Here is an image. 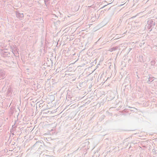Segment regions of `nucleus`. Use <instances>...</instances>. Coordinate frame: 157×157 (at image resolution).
Instances as JSON below:
<instances>
[{
    "instance_id": "17",
    "label": "nucleus",
    "mask_w": 157,
    "mask_h": 157,
    "mask_svg": "<svg viewBox=\"0 0 157 157\" xmlns=\"http://www.w3.org/2000/svg\"><path fill=\"white\" fill-rule=\"evenodd\" d=\"M89 88L90 89V88H91V87H89Z\"/></svg>"
},
{
    "instance_id": "12",
    "label": "nucleus",
    "mask_w": 157,
    "mask_h": 157,
    "mask_svg": "<svg viewBox=\"0 0 157 157\" xmlns=\"http://www.w3.org/2000/svg\"><path fill=\"white\" fill-rule=\"evenodd\" d=\"M11 49L12 50V52L14 54V53L13 52V47H11ZM17 50V49L16 48H15V50H14V52L15 51H16Z\"/></svg>"
},
{
    "instance_id": "7",
    "label": "nucleus",
    "mask_w": 157,
    "mask_h": 157,
    "mask_svg": "<svg viewBox=\"0 0 157 157\" xmlns=\"http://www.w3.org/2000/svg\"><path fill=\"white\" fill-rule=\"evenodd\" d=\"M118 48L116 46L115 47H113V48H110L109 50L110 52H112L113 51L116 50Z\"/></svg>"
},
{
    "instance_id": "4",
    "label": "nucleus",
    "mask_w": 157,
    "mask_h": 157,
    "mask_svg": "<svg viewBox=\"0 0 157 157\" xmlns=\"http://www.w3.org/2000/svg\"><path fill=\"white\" fill-rule=\"evenodd\" d=\"M12 92V88L11 86H9L7 90V95L10 96L11 95Z\"/></svg>"
},
{
    "instance_id": "8",
    "label": "nucleus",
    "mask_w": 157,
    "mask_h": 157,
    "mask_svg": "<svg viewBox=\"0 0 157 157\" xmlns=\"http://www.w3.org/2000/svg\"><path fill=\"white\" fill-rule=\"evenodd\" d=\"M130 108V107H129ZM132 109H129V110L130 111H133L134 112H135V110H137L136 108H135V107H130Z\"/></svg>"
},
{
    "instance_id": "11",
    "label": "nucleus",
    "mask_w": 157,
    "mask_h": 157,
    "mask_svg": "<svg viewBox=\"0 0 157 157\" xmlns=\"http://www.w3.org/2000/svg\"><path fill=\"white\" fill-rule=\"evenodd\" d=\"M145 43L144 42V40L142 41V42L140 44V45L141 46L142 45H144Z\"/></svg>"
},
{
    "instance_id": "2",
    "label": "nucleus",
    "mask_w": 157,
    "mask_h": 157,
    "mask_svg": "<svg viewBox=\"0 0 157 157\" xmlns=\"http://www.w3.org/2000/svg\"><path fill=\"white\" fill-rule=\"evenodd\" d=\"M8 49L6 48L4 49L2 52L1 54L4 57H6L9 56L10 55V53L7 51Z\"/></svg>"
},
{
    "instance_id": "9",
    "label": "nucleus",
    "mask_w": 157,
    "mask_h": 157,
    "mask_svg": "<svg viewBox=\"0 0 157 157\" xmlns=\"http://www.w3.org/2000/svg\"><path fill=\"white\" fill-rule=\"evenodd\" d=\"M150 63L151 65H154L155 63V62L154 60H152Z\"/></svg>"
},
{
    "instance_id": "18",
    "label": "nucleus",
    "mask_w": 157,
    "mask_h": 157,
    "mask_svg": "<svg viewBox=\"0 0 157 157\" xmlns=\"http://www.w3.org/2000/svg\"><path fill=\"white\" fill-rule=\"evenodd\" d=\"M82 84V83H79V84Z\"/></svg>"
},
{
    "instance_id": "21",
    "label": "nucleus",
    "mask_w": 157,
    "mask_h": 157,
    "mask_svg": "<svg viewBox=\"0 0 157 157\" xmlns=\"http://www.w3.org/2000/svg\"><path fill=\"white\" fill-rule=\"evenodd\" d=\"M131 49V48H130L129 50H130Z\"/></svg>"
},
{
    "instance_id": "19",
    "label": "nucleus",
    "mask_w": 157,
    "mask_h": 157,
    "mask_svg": "<svg viewBox=\"0 0 157 157\" xmlns=\"http://www.w3.org/2000/svg\"><path fill=\"white\" fill-rule=\"evenodd\" d=\"M140 156L141 157V154H140Z\"/></svg>"
},
{
    "instance_id": "6",
    "label": "nucleus",
    "mask_w": 157,
    "mask_h": 157,
    "mask_svg": "<svg viewBox=\"0 0 157 157\" xmlns=\"http://www.w3.org/2000/svg\"><path fill=\"white\" fill-rule=\"evenodd\" d=\"M153 78L154 77H152L151 75H150L148 78V80L147 81L148 83H150L151 82H152L154 80V79H153Z\"/></svg>"
},
{
    "instance_id": "5",
    "label": "nucleus",
    "mask_w": 157,
    "mask_h": 157,
    "mask_svg": "<svg viewBox=\"0 0 157 157\" xmlns=\"http://www.w3.org/2000/svg\"><path fill=\"white\" fill-rule=\"evenodd\" d=\"M16 14L17 17L18 18H21L24 17L23 14V13H20L18 11L16 12Z\"/></svg>"
},
{
    "instance_id": "13",
    "label": "nucleus",
    "mask_w": 157,
    "mask_h": 157,
    "mask_svg": "<svg viewBox=\"0 0 157 157\" xmlns=\"http://www.w3.org/2000/svg\"><path fill=\"white\" fill-rule=\"evenodd\" d=\"M40 143H41V142H39V141L36 142V143L34 145H37V144H40Z\"/></svg>"
},
{
    "instance_id": "10",
    "label": "nucleus",
    "mask_w": 157,
    "mask_h": 157,
    "mask_svg": "<svg viewBox=\"0 0 157 157\" xmlns=\"http://www.w3.org/2000/svg\"><path fill=\"white\" fill-rule=\"evenodd\" d=\"M153 20L154 24H155V25H156V26L157 27V18L155 19H153Z\"/></svg>"
},
{
    "instance_id": "20",
    "label": "nucleus",
    "mask_w": 157,
    "mask_h": 157,
    "mask_svg": "<svg viewBox=\"0 0 157 157\" xmlns=\"http://www.w3.org/2000/svg\"><path fill=\"white\" fill-rule=\"evenodd\" d=\"M131 49V48H130L129 50H130Z\"/></svg>"
},
{
    "instance_id": "14",
    "label": "nucleus",
    "mask_w": 157,
    "mask_h": 157,
    "mask_svg": "<svg viewBox=\"0 0 157 157\" xmlns=\"http://www.w3.org/2000/svg\"><path fill=\"white\" fill-rule=\"evenodd\" d=\"M42 103H40L39 105V106L40 107L41 106H42Z\"/></svg>"
},
{
    "instance_id": "15",
    "label": "nucleus",
    "mask_w": 157,
    "mask_h": 157,
    "mask_svg": "<svg viewBox=\"0 0 157 157\" xmlns=\"http://www.w3.org/2000/svg\"><path fill=\"white\" fill-rule=\"evenodd\" d=\"M124 111L125 112H127V109H125L124 110Z\"/></svg>"
},
{
    "instance_id": "1",
    "label": "nucleus",
    "mask_w": 157,
    "mask_h": 157,
    "mask_svg": "<svg viewBox=\"0 0 157 157\" xmlns=\"http://www.w3.org/2000/svg\"><path fill=\"white\" fill-rule=\"evenodd\" d=\"M147 24V25H146V27L148 30L150 32L152 30V29L154 28V26L155 25L153 19L149 20L148 21Z\"/></svg>"
},
{
    "instance_id": "16",
    "label": "nucleus",
    "mask_w": 157,
    "mask_h": 157,
    "mask_svg": "<svg viewBox=\"0 0 157 157\" xmlns=\"http://www.w3.org/2000/svg\"><path fill=\"white\" fill-rule=\"evenodd\" d=\"M106 6H103L101 8V9H102V8H103L104 7H105Z\"/></svg>"
},
{
    "instance_id": "3",
    "label": "nucleus",
    "mask_w": 157,
    "mask_h": 157,
    "mask_svg": "<svg viewBox=\"0 0 157 157\" xmlns=\"http://www.w3.org/2000/svg\"><path fill=\"white\" fill-rule=\"evenodd\" d=\"M6 77L5 72L3 70L0 71V79H3Z\"/></svg>"
}]
</instances>
